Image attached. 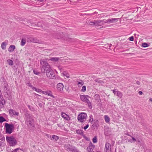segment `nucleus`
I'll return each mask as SVG.
<instances>
[{"instance_id": "57", "label": "nucleus", "mask_w": 152, "mask_h": 152, "mask_svg": "<svg viewBox=\"0 0 152 152\" xmlns=\"http://www.w3.org/2000/svg\"><path fill=\"white\" fill-rule=\"evenodd\" d=\"M37 1H39L40 2H42L44 0H37Z\"/></svg>"}, {"instance_id": "34", "label": "nucleus", "mask_w": 152, "mask_h": 152, "mask_svg": "<svg viewBox=\"0 0 152 152\" xmlns=\"http://www.w3.org/2000/svg\"><path fill=\"white\" fill-rule=\"evenodd\" d=\"M63 75L64 76H66L67 78H69V74L66 72H64L63 73Z\"/></svg>"}, {"instance_id": "37", "label": "nucleus", "mask_w": 152, "mask_h": 152, "mask_svg": "<svg viewBox=\"0 0 152 152\" xmlns=\"http://www.w3.org/2000/svg\"><path fill=\"white\" fill-rule=\"evenodd\" d=\"M86 90V86H83L82 87V88L81 90V91L84 92Z\"/></svg>"}, {"instance_id": "21", "label": "nucleus", "mask_w": 152, "mask_h": 152, "mask_svg": "<svg viewBox=\"0 0 152 152\" xmlns=\"http://www.w3.org/2000/svg\"><path fill=\"white\" fill-rule=\"evenodd\" d=\"M59 59V58L58 57H52L51 58L50 60L51 61L56 62L58 61Z\"/></svg>"}, {"instance_id": "25", "label": "nucleus", "mask_w": 152, "mask_h": 152, "mask_svg": "<svg viewBox=\"0 0 152 152\" xmlns=\"http://www.w3.org/2000/svg\"><path fill=\"white\" fill-rule=\"evenodd\" d=\"M26 43V40L25 39L23 38L21 39L20 45L22 46H23Z\"/></svg>"}, {"instance_id": "19", "label": "nucleus", "mask_w": 152, "mask_h": 152, "mask_svg": "<svg viewBox=\"0 0 152 152\" xmlns=\"http://www.w3.org/2000/svg\"><path fill=\"white\" fill-rule=\"evenodd\" d=\"M76 133L78 134H79L81 136H83V135L84 132L83 130L81 129L77 130L76 131Z\"/></svg>"}, {"instance_id": "51", "label": "nucleus", "mask_w": 152, "mask_h": 152, "mask_svg": "<svg viewBox=\"0 0 152 152\" xmlns=\"http://www.w3.org/2000/svg\"><path fill=\"white\" fill-rule=\"evenodd\" d=\"M136 84L139 85H140V82L138 81H137V82H136Z\"/></svg>"}, {"instance_id": "49", "label": "nucleus", "mask_w": 152, "mask_h": 152, "mask_svg": "<svg viewBox=\"0 0 152 152\" xmlns=\"http://www.w3.org/2000/svg\"><path fill=\"white\" fill-rule=\"evenodd\" d=\"M138 94L140 95H141L143 93L142 91H139L138 92Z\"/></svg>"}, {"instance_id": "10", "label": "nucleus", "mask_w": 152, "mask_h": 152, "mask_svg": "<svg viewBox=\"0 0 152 152\" xmlns=\"http://www.w3.org/2000/svg\"><path fill=\"white\" fill-rule=\"evenodd\" d=\"M104 150L105 152H111V146L109 143L107 142L105 144Z\"/></svg>"}, {"instance_id": "52", "label": "nucleus", "mask_w": 152, "mask_h": 152, "mask_svg": "<svg viewBox=\"0 0 152 152\" xmlns=\"http://www.w3.org/2000/svg\"><path fill=\"white\" fill-rule=\"evenodd\" d=\"M93 121V118H91L90 119V120H89V121H91L92 122Z\"/></svg>"}, {"instance_id": "27", "label": "nucleus", "mask_w": 152, "mask_h": 152, "mask_svg": "<svg viewBox=\"0 0 152 152\" xmlns=\"http://www.w3.org/2000/svg\"><path fill=\"white\" fill-rule=\"evenodd\" d=\"M5 103L6 101L3 98L2 99H0V104H2V105H4L5 104Z\"/></svg>"}, {"instance_id": "20", "label": "nucleus", "mask_w": 152, "mask_h": 152, "mask_svg": "<svg viewBox=\"0 0 152 152\" xmlns=\"http://www.w3.org/2000/svg\"><path fill=\"white\" fill-rule=\"evenodd\" d=\"M59 138V137L58 136L55 135H53L51 139L52 140H55L56 141H57L58 140Z\"/></svg>"}, {"instance_id": "40", "label": "nucleus", "mask_w": 152, "mask_h": 152, "mask_svg": "<svg viewBox=\"0 0 152 152\" xmlns=\"http://www.w3.org/2000/svg\"><path fill=\"white\" fill-rule=\"evenodd\" d=\"M19 149L21 150L20 148H17L14 150L13 151H12V152H18V150Z\"/></svg>"}, {"instance_id": "8", "label": "nucleus", "mask_w": 152, "mask_h": 152, "mask_svg": "<svg viewBox=\"0 0 152 152\" xmlns=\"http://www.w3.org/2000/svg\"><path fill=\"white\" fill-rule=\"evenodd\" d=\"M28 41L36 43H40L39 40L34 37H30L28 39Z\"/></svg>"}, {"instance_id": "58", "label": "nucleus", "mask_w": 152, "mask_h": 152, "mask_svg": "<svg viewBox=\"0 0 152 152\" xmlns=\"http://www.w3.org/2000/svg\"><path fill=\"white\" fill-rule=\"evenodd\" d=\"M39 105L40 106V107H42V104L41 103H39Z\"/></svg>"}, {"instance_id": "2", "label": "nucleus", "mask_w": 152, "mask_h": 152, "mask_svg": "<svg viewBox=\"0 0 152 152\" xmlns=\"http://www.w3.org/2000/svg\"><path fill=\"white\" fill-rule=\"evenodd\" d=\"M25 115L26 118L25 123L28 127L29 129H31L34 126V119H33L32 116L30 114L27 113Z\"/></svg>"}, {"instance_id": "30", "label": "nucleus", "mask_w": 152, "mask_h": 152, "mask_svg": "<svg viewBox=\"0 0 152 152\" xmlns=\"http://www.w3.org/2000/svg\"><path fill=\"white\" fill-rule=\"evenodd\" d=\"M6 120L5 119L3 116H0V123L6 121Z\"/></svg>"}, {"instance_id": "50", "label": "nucleus", "mask_w": 152, "mask_h": 152, "mask_svg": "<svg viewBox=\"0 0 152 152\" xmlns=\"http://www.w3.org/2000/svg\"><path fill=\"white\" fill-rule=\"evenodd\" d=\"M57 125L59 127H60L61 128L63 126V125H62V126H61L60 124H57Z\"/></svg>"}, {"instance_id": "18", "label": "nucleus", "mask_w": 152, "mask_h": 152, "mask_svg": "<svg viewBox=\"0 0 152 152\" xmlns=\"http://www.w3.org/2000/svg\"><path fill=\"white\" fill-rule=\"evenodd\" d=\"M94 98L95 100H97L98 102H100V98L99 95V94H96L94 96Z\"/></svg>"}, {"instance_id": "14", "label": "nucleus", "mask_w": 152, "mask_h": 152, "mask_svg": "<svg viewBox=\"0 0 152 152\" xmlns=\"http://www.w3.org/2000/svg\"><path fill=\"white\" fill-rule=\"evenodd\" d=\"M9 113L10 115H12V116L13 115H16L18 116L19 115V113L18 112H15L14 110L12 109L9 110Z\"/></svg>"}, {"instance_id": "38", "label": "nucleus", "mask_w": 152, "mask_h": 152, "mask_svg": "<svg viewBox=\"0 0 152 152\" xmlns=\"http://www.w3.org/2000/svg\"><path fill=\"white\" fill-rule=\"evenodd\" d=\"M88 23L89 24L91 25H95V21L94 22L91 21H89L88 22Z\"/></svg>"}, {"instance_id": "61", "label": "nucleus", "mask_w": 152, "mask_h": 152, "mask_svg": "<svg viewBox=\"0 0 152 152\" xmlns=\"http://www.w3.org/2000/svg\"><path fill=\"white\" fill-rule=\"evenodd\" d=\"M2 93H1V90L0 89V95H2Z\"/></svg>"}, {"instance_id": "47", "label": "nucleus", "mask_w": 152, "mask_h": 152, "mask_svg": "<svg viewBox=\"0 0 152 152\" xmlns=\"http://www.w3.org/2000/svg\"><path fill=\"white\" fill-rule=\"evenodd\" d=\"M131 137H132V140L133 142L136 141V139L134 137H133L132 136H131Z\"/></svg>"}, {"instance_id": "63", "label": "nucleus", "mask_w": 152, "mask_h": 152, "mask_svg": "<svg viewBox=\"0 0 152 152\" xmlns=\"http://www.w3.org/2000/svg\"><path fill=\"white\" fill-rule=\"evenodd\" d=\"M28 108H29V109H31V108H30V105H28Z\"/></svg>"}, {"instance_id": "23", "label": "nucleus", "mask_w": 152, "mask_h": 152, "mask_svg": "<svg viewBox=\"0 0 152 152\" xmlns=\"http://www.w3.org/2000/svg\"><path fill=\"white\" fill-rule=\"evenodd\" d=\"M6 43L5 42H3L1 43V47L2 49L4 50L6 49Z\"/></svg>"}, {"instance_id": "54", "label": "nucleus", "mask_w": 152, "mask_h": 152, "mask_svg": "<svg viewBox=\"0 0 152 152\" xmlns=\"http://www.w3.org/2000/svg\"><path fill=\"white\" fill-rule=\"evenodd\" d=\"M128 142L131 143L133 142L132 140H129L128 141Z\"/></svg>"}, {"instance_id": "62", "label": "nucleus", "mask_w": 152, "mask_h": 152, "mask_svg": "<svg viewBox=\"0 0 152 152\" xmlns=\"http://www.w3.org/2000/svg\"><path fill=\"white\" fill-rule=\"evenodd\" d=\"M126 135H127V136H130V137H131V135H129V134H127Z\"/></svg>"}, {"instance_id": "53", "label": "nucleus", "mask_w": 152, "mask_h": 152, "mask_svg": "<svg viewBox=\"0 0 152 152\" xmlns=\"http://www.w3.org/2000/svg\"><path fill=\"white\" fill-rule=\"evenodd\" d=\"M45 92H46V91H42H42L41 92V93L43 94H45Z\"/></svg>"}, {"instance_id": "12", "label": "nucleus", "mask_w": 152, "mask_h": 152, "mask_svg": "<svg viewBox=\"0 0 152 152\" xmlns=\"http://www.w3.org/2000/svg\"><path fill=\"white\" fill-rule=\"evenodd\" d=\"M64 86L63 84L61 83H59L57 84V88L58 91L62 93L63 91V88Z\"/></svg>"}, {"instance_id": "1", "label": "nucleus", "mask_w": 152, "mask_h": 152, "mask_svg": "<svg viewBox=\"0 0 152 152\" xmlns=\"http://www.w3.org/2000/svg\"><path fill=\"white\" fill-rule=\"evenodd\" d=\"M40 64L42 65L41 71L42 73H47L52 69L48 64L45 59L40 60Z\"/></svg>"}, {"instance_id": "15", "label": "nucleus", "mask_w": 152, "mask_h": 152, "mask_svg": "<svg viewBox=\"0 0 152 152\" xmlns=\"http://www.w3.org/2000/svg\"><path fill=\"white\" fill-rule=\"evenodd\" d=\"M65 149L67 151H70L72 149L71 146L69 144H65L64 145Z\"/></svg>"}, {"instance_id": "22", "label": "nucleus", "mask_w": 152, "mask_h": 152, "mask_svg": "<svg viewBox=\"0 0 152 152\" xmlns=\"http://www.w3.org/2000/svg\"><path fill=\"white\" fill-rule=\"evenodd\" d=\"M116 95L117 96L120 98H121L123 96V94L121 92L117 91Z\"/></svg>"}, {"instance_id": "11", "label": "nucleus", "mask_w": 152, "mask_h": 152, "mask_svg": "<svg viewBox=\"0 0 152 152\" xmlns=\"http://www.w3.org/2000/svg\"><path fill=\"white\" fill-rule=\"evenodd\" d=\"M95 26H101V24H103L105 23V20L104 19L103 20H97L95 21Z\"/></svg>"}, {"instance_id": "24", "label": "nucleus", "mask_w": 152, "mask_h": 152, "mask_svg": "<svg viewBox=\"0 0 152 152\" xmlns=\"http://www.w3.org/2000/svg\"><path fill=\"white\" fill-rule=\"evenodd\" d=\"M104 119L105 121L107 123H108L110 121V118L107 115H105L104 116Z\"/></svg>"}, {"instance_id": "59", "label": "nucleus", "mask_w": 152, "mask_h": 152, "mask_svg": "<svg viewBox=\"0 0 152 152\" xmlns=\"http://www.w3.org/2000/svg\"><path fill=\"white\" fill-rule=\"evenodd\" d=\"M2 137V134L0 133V138Z\"/></svg>"}, {"instance_id": "36", "label": "nucleus", "mask_w": 152, "mask_h": 152, "mask_svg": "<svg viewBox=\"0 0 152 152\" xmlns=\"http://www.w3.org/2000/svg\"><path fill=\"white\" fill-rule=\"evenodd\" d=\"M94 81L96 82L99 83H102V81L100 80L99 79H96L94 80Z\"/></svg>"}, {"instance_id": "26", "label": "nucleus", "mask_w": 152, "mask_h": 152, "mask_svg": "<svg viewBox=\"0 0 152 152\" xmlns=\"http://www.w3.org/2000/svg\"><path fill=\"white\" fill-rule=\"evenodd\" d=\"M80 82H78L77 81V85L78 86V87H80L82 85H83L84 84V83L82 80H80Z\"/></svg>"}, {"instance_id": "48", "label": "nucleus", "mask_w": 152, "mask_h": 152, "mask_svg": "<svg viewBox=\"0 0 152 152\" xmlns=\"http://www.w3.org/2000/svg\"><path fill=\"white\" fill-rule=\"evenodd\" d=\"M82 136L87 140H88V139L85 135L84 134Z\"/></svg>"}, {"instance_id": "5", "label": "nucleus", "mask_w": 152, "mask_h": 152, "mask_svg": "<svg viewBox=\"0 0 152 152\" xmlns=\"http://www.w3.org/2000/svg\"><path fill=\"white\" fill-rule=\"evenodd\" d=\"M6 128V133L7 134H10L14 129V125L12 124H9L7 123L5 124Z\"/></svg>"}, {"instance_id": "7", "label": "nucleus", "mask_w": 152, "mask_h": 152, "mask_svg": "<svg viewBox=\"0 0 152 152\" xmlns=\"http://www.w3.org/2000/svg\"><path fill=\"white\" fill-rule=\"evenodd\" d=\"M47 77L50 79H55V74L53 71L51 69L46 73Z\"/></svg>"}, {"instance_id": "43", "label": "nucleus", "mask_w": 152, "mask_h": 152, "mask_svg": "<svg viewBox=\"0 0 152 152\" xmlns=\"http://www.w3.org/2000/svg\"><path fill=\"white\" fill-rule=\"evenodd\" d=\"M89 126V125L88 124H87V125H86L85 126H84L83 128V129L85 131L86 130L88 127Z\"/></svg>"}, {"instance_id": "42", "label": "nucleus", "mask_w": 152, "mask_h": 152, "mask_svg": "<svg viewBox=\"0 0 152 152\" xmlns=\"http://www.w3.org/2000/svg\"><path fill=\"white\" fill-rule=\"evenodd\" d=\"M28 86L31 87L32 88V89L33 90V88H34L35 87H34L30 83H28Z\"/></svg>"}, {"instance_id": "32", "label": "nucleus", "mask_w": 152, "mask_h": 152, "mask_svg": "<svg viewBox=\"0 0 152 152\" xmlns=\"http://www.w3.org/2000/svg\"><path fill=\"white\" fill-rule=\"evenodd\" d=\"M9 64L10 65H12L13 64V61L11 59H8L7 60Z\"/></svg>"}, {"instance_id": "16", "label": "nucleus", "mask_w": 152, "mask_h": 152, "mask_svg": "<svg viewBox=\"0 0 152 152\" xmlns=\"http://www.w3.org/2000/svg\"><path fill=\"white\" fill-rule=\"evenodd\" d=\"M15 47L14 45H11L8 48V50L10 52H13L15 49Z\"/></svg>"}, {"instance_id": "45", "label": "nucleus", "mask_w": 152, "mask_h": 152, "mask_svg": "<svg viewBox=\"0 0 152 152\" xmlns=\"http://www.w3.org/2000/svg\"><path fill=\"white\" fill-rule=\"evenodd\" d=\"M116 90H117L116 89H114L112 91L113 92V93H114V95H116V94H117V92L118 91H116Z\"/></svg>"}, {"instance_id": "17", "label": "nucleus", "mask_w": 152, "mask_h": 152, "mask_svg": "<svg viewBox=\"0 0 152 152\" xmlns=\"http://www.w3.org/2000/svg\"><path fill=\"white\" fill-rule=\"evenodd\" d=\"M45 94L47 95H48L50 96L53 98H54L55 96L52 94V92L50 91H46Z\"/></svg>"}, {"instance_id": "39", "label": "nucleus", "mask_w": 152, "mask_h": 152, "mask_svg": "<svg viewBox=\"0 0 152 152\" xmlns=\"http://www.w3.org/2000/svg\"><path fill=\"white\" fill-rule=\"evenodd\" d=\"M129 40L133 41L134 40V38L133 36H131L129 38Z\"/></svg>"}, {"instance_id": "9", "label": "nucleus", "mask_w": 152, "mask_h": 152, "mask_svg": "<svg viewBox=\"0 0 152 152\" xmlns=\"http://www.w3.org/2000/svg\"><path fill=\"white\" fill-rule=\"evenodd\" d=\"M119 19L118 18H111L108 20H105V23H113L117 22Z\"/></svg>"}, {"instance_id": "33", "label": "nucleus", "mask_w": 152, "mask_h": 152, "mask_svg": "<svg viewBox=\"0 0 152 152\" xmlns=\"http://www.w3.org/2000/svg\"><path fill=\"white\" fill-rule=\"evenodd\" d=\"M149 45L146 43H143L142 45V46L144 48L148 47Z\"/></svg>"}, {"instance_id": "60", "label": "nucleus", "mask_w": 152, "mask_h": 152, "mask_svg": "<svg viewBox=\"0 0 152 152\" xmlns=\"http://www.w3.org/2000/svg\"><path fill=\"white\" fill-rule=\"evenodd\" d=\"M149 101H151V102H152V98H151L149 99Z\"/></svg>"}, {"instance_id": "44", "label": "nucleus", "mask_w": 152, "mask_h": 152, "mask_svg": "<svg viewBox=\"0 0 152 152\" xmlns=\"http://www.w3.org/2000/svg\"><path fill=\"white\" fill-rule=\"evenodd\" d=\"M7 84H5L4 83V90H7Z\"/></svg>"}, {"instance_id": "41", "label": "nucleus", "mask_w": 152, "mask_h": 152, "mask_svg": "<svg viewBox=\"0 0 152 152\" xmlns=\"http://www.w3.org/2000/svg\"><path fill=\"white\" fill-rule=\"evenodd\" d=\"M33 72L35 74L37 75H38L40 74V73L38 72L37 71L35 70H33Z\"/></svg>"}, {"instance_id": "28", "label": "nucleus", "mask_w": 152, "mask_h": 152, "mask_svg": "<svg viewBox=\"0 0 152 152\" xmlns=\"http://www.w3.org/2000/svg\"><path fill=\"white\" fill-rule=\"evenodd\" d=\"M98 120H95L94 121V123L93 124V126L94 127L96 126L97 127L99 125L98 124Z\"/></svg>"}, {"instance_id": "64", "label": "nucleus", "mask_w": 152, "mask_h": 152, "mask_svg": "<svg viewBox=\"0 0 152 152\" xmlns=\"http://www.w3.org/2000/svg\"><path fill=\"white\" fill-rule=\"evenodd\" d=\"M148 152H152V151L150 150L148 151Z\"/></svg>"}, {"instance_id": "46", "label": "nucleus", "mask_w": 152, "mask_h": 152, "mask_svg": "<svg viewBox=\"0 0 152 152\" xmlns=\"http://www.w3.org/2000/svg\"><path fill=\"white\" fill-rule=\"evenodd\" d=\"M0 140L2 141H4L5 140V138L4 137H2L0 138Z\"/></svg>"}, {"instance_id": "4", "label": "nucleus", "mask_w": 152, "mask_h": 152, "mask_svg": "<svg viewBox=\"0 0 152 152\" xmlns=\"http://www.w3.org/2000/svg\"><path fill=\"white\" fill-rule=\"evenodd\" d=\"M6 138L7 142L10 146H14L17 145V142L13 136H7Z\"/></svg>"}, {"instance_id": "13", "label": "nucleus", "mask_w": 152, "mask_h": 152, "mask_svg": "<svg viewBox=\"0 0 152 152\" xmlns=\"http://www.w3.org/2000/svg\"><path fill=\"white\" fill-rule=\"evenodd\" d=\"M61 116L64 118V119L67 120L69 121L70 120V118L68 115L66 114L65 113H61Z\"/></svg>"}, {"instance_id": "6", "label": "nucleus", "mask_w": 152, "mask_h": 152, "mask_svg": "<svg viewBox=\"0 0 152 152\" xmlns=\"http://www.w3.org/2000/svg\"><path fill=\"white\" fill-rule=\"evenodd\" d=\"M86 117H87V114L85 113H82L78 115L77 119L78 121L83 122L84 121V119H86Z\"/></svg>"}, {"instance_id": "55", "label": "nucleus", "mask_w": 152, "mask_h": 152, "mask_svg": "<svg viewBox=\"0 0 152 152\" xmlns=\"http://www.w3.org/2000/svg\"><path fill=\"white\" fill-rule=\"evenodd\" d=\"M3 98V96L2 95V94L0 95V99H2Z\"/></svg>"}, {"instance_id": "35", "label": "nucleus", "mask_w": 152, "mask_h": 152, "mask_svg": "<svg viewBox=\"0 0 152 152\" xmlns=\"http://www.w3.org/2000/svg\"><path fill=\"white\" fill-rule=\"evenodd\" d=\"M92 141L94 143H96L97 142V139L96 137L95 136L93 139Z\"/></svg>"}, {"instance_id": "31", "label": "nucleus", "mask_w": 152, "mask_h": 152, "mask_svg": "<svg viewBox=\"0 0 152 152\" xmlns=\"http://www.w3.org/2000/svg\"><path fill=\"white\" fill-rule=\"evenodd\" d=\"M70 151L71 152H79V151L75 147L72 148Z\"/></svg>"}, {"instance_id": "56", "label": "nucleus", "mask_w": 152, "mask_h": 152, "mask_svg": "<svg viewBox=\"0 0 152 152\" xmlns=\"http://www.w3.org/2000/svg\"><path fill=\"white\" fill-rule=\"evenodd\" d=\"M137 142H139L140 143V141L139 139H137L136 140Z\"/></svg>"}, {"instance_id": "3", "label": "nucleus", "mask_w": 152, "mask_h": 152, "mask_svg": "<svg viewBox=\"0 0 152 152\" xmlns=\"http://www.w3.org/2000/svg\"><path fill=\"white\" fill-rule=\"evenodd\" d=\"M80 98L82 101L87 103L88 107L90 109L92 108V104L88 99L89 98H91L89 96L87 95H80Z\"/></svg>"}, {"instance_id": "29", "label": "nucleus", "mask_w": 152, "mask_h": 152, "mask_svg": "<svg viewBox=\"0 0 152 152\" xmlns=\"http://www.w3.org/2000/svg\"><path fill=\"white\" fill-rule=\"evenodd\" d=\"M33 90L36 91L38 93L41 92L42 91V90L36 88V87H35L34 88H33Z\"/></svg>"}]
</instances>
